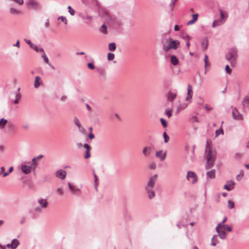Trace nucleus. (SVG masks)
<instances>
[{
    "label": "nucleus",
    "instance_id": "9",
    "mask_svg": "<svg viewBox=\"0 0 249 249\" xmlns=\"http://www.w3.org/2000/svg\"><path fill=\"white\" fill-rule=\"evenodd\" d=\"M19 241L17 239H12L11 243L7 244L6 247L9 249H16L19 245Z\"/></svg>",
    "mask_w": 249,
    "mask_h": 249
},
{
    "label": "nucleus",
    "instance_id": "20",
    "mask_svg": "<svg viewBox=\"0 0 249 249\" xmlns=\"http://www.w3.org/2000/svg\"><path fill=\"white\" fill-rule=\"evenodd\" d=\"M68 187L72 193H76L77 192H80V189L78 188H76L74 186L72 185L70 182H68Z\"/></svg>",
    "mask_w": 249,
    "mask_h": 249
},
{
    "label": "nucleus",
    "instance_id": "46",
    "mask_svg": "<svg viewBox=\"0 0 249 249\" xmlns=\"http://www.w3.org/2000/svg\"><path fill=\"white\" fill-rule=\"evenodd\" d=\"M160 122H161V123L162 125V126L164 127H167V123H166V121H165V119H164L163 118H161L160 119Z\"/></svg>",
    "mask_w": 249,
    "mask_h": 249
},
{
    "label": "nucleus",
    "instance_id": "39",
    "mask_svg": "<svg viewBox=\"0 0 249 249\" xmlns=\"http://www.w3.org/2000/svg\"><path fill=\"white\" fill-rule=\"evenodd\" d=\"M163 136L164 138V142L165 143H167L169 140V136L167 135V134H166V133L165 132H164L163 133Z\"/></svg>",
    "mask_w": 249,
    "mask_h": 249
},
{
    "label": "nucleus",
    "instance_id": "60",
    "mask_svg": "<svg viewBox=\"0 0 249 249\" xmlns=\"http://www.w3.org/2000/svg\"><path fill=\"white\" fill-rule=\"evenodd\" d=\"M83 147L86 149V150H90V146L89 144L85 143L83 145Z\"/></svg>",
    "mask_w": 249,
    "mask_h": 249
},
{
    "label": "nucleus",
    "instance_id": "33",
    "mask_svg": "<svg viewBox=\"0 0 249 249\" xmlns=\"http://www.w3.org/2000/svg\"><path fill=\"white\" fill-rule=\"evenodd\" d=\"M112 119H114L115 120H116L117 121H121V119L120 115L117 113H115V114H113Z\"/></svg>",
    "mask_w": 249,
    "mask_h": 249
},
{
    "label": "nucleus",
    "instance_id": "23",
    "mask_svg": "<svg viewBox=\"0 0 249 249\" xmlns=\"http://www.w3.org/2000/svg\"><path fill=\"white\" fill-rule=\"evenodd\" d=\"M170 59L171 63L173 65L176 66L178 64V60L175 55H171L170 56Z\"/></svg>",
    "mask_w": 249,
    "mask_h": 249
},
{
    "label": "nucleus",
    "instance_id": "56",
    "mask_svg": "<svg viewBox=\"0 0 249 249\" xmlns=\"http://www.w3.org/2000/svg\"><path fill=\"white\" fill-rule=\"evenodd\" d=\"M13 1H14V2H15L16 3L18 4L19 5H22L24 1H23V0H12Z\"/></svg>",
    "mask_w": 249,
    "mask_h": 249
},
{
    "label": "nucleus",
    "instance_id": "42",
    "mask_svg": "<svg viewBox=\"0 0 249 249\" xmlns=\"http://www.w3.org/2000/svg\"><path fill=\"white\" fill-rule=\"evenodd\" d=\"M223 133L224 132L223 129L220 128V129L215 131V137L218 136L220 134H223Z\"/></svg>",
    "mask_w": 249,
    "mask_h": 249
},
{
    "label": "nucleus",
    "instance_id": "55",
    "mask_svg": "<svg viewBox=\"0 0 249 249\" xmlns=\"http://www.w3.org/2000/svg\"><path fill=\"white\" fill-rule=\"evenodd\" d=\"M31 48L34 50L36 52L39 53V48H38L36 45L34 44L33 47H31Z\"/></svg>",
    "mask_w": 249,
    "mask_h": 249
},
{
    "label": "nucleus",
    "instance_id": "30",
    "mask_svg": "<svg viewBox=\"0 0 249 249\" xmlns=\"http://www.w3.org/2000/svg\"><path fill=\"white\" fill-rule=\"evenodd\" d=\"M82 18V19L84 20L86 22H89L92 19V17L88 15L83 16Z\"/></svg>",
    "mask_w": 249,
    "mask_h": 249
},
{
    "label": "nucleus",
    "instance_id": "11",
    "mask_svg": "<svg viewBox=\"0 0 249 249\" xmlns=\"http://www.w3.org/2000/svg\"><path fill=\"white\" fill-rule=\"evenodd\" d=\"M66 175V172L63 169H59L55 172V176L61 179H64Z\"/></svg>",
    "mask_w": 249,
    "mask_h": 249
},
{
    "label": "nucleus",
    "instance_id": "59",
    "mask_svg": "<svg viewBox=\"0 0 249 249\" xmlns=\"http://www.w3.org/2000/svg\"><path fill=\"white\" fill-rule=\"evenodd\" d=\"M198 17V14H193L192 15V17H193L192 19H193L194 20L196 21L197 20Z\"/></svg>",
    "mask_w": 249,
    "mask_h": 249
},
{
    "label": "nucleus",
    "instance_id": "43",
    "mask_svg": "<svg viewBox=\"0 0 249 249\" xmlns=\"http://www.w3.org/2000/svg\"><path fill=\"white\" fill-rule=\"evenodd\" d=\"M243 154L241 153H236L235 154L234 157L235 159H239L242 158Z\"/></svg>",
    "mask_w": 249,
    "mask_h": 249
},
{
    "label": "nucleus",
    "instance_id": "51",
    "mask_svg": "<svg viewBox=\"0 0 249 249\" xmlns=\"http://www.w3.org/2000/svg\"><path fill=\"white\" fill-rule=\"evenodd\" d=\"M36 158H33L32 160V166H33L34 167H36L37 164V162L36 161Z\"/></svg>",
    "mask_w": 249,
    "mask_h": 249
},
{
    "label": "nucleus",
    "instance_id": "8",
    "mask_svg": "<svg viewBox=\"0 0 249 249\" xmlns=\"http://www.w3.org/2000/svg\"><path fill=\"white\" fill-rule=\"evenodd\" d=\"M187 178L188 180L191 181L193 184H194L197 181V176L195 172L189 171L187 173Z\"/></svg>",
    "mask_w": 249,
    "mask_h": 249
},
{
    "label": "nucleus",
    "instance_id": "14",
    "mask_svg": "<svg viewBox=\"0 0 249 249\" xmlns=\"http://www.w3.org/2000/svg\"><path fill=\"white\" fill-rule=\"evenodd\" d=\"M166 156V152H163L162 150H160L156 152V157L160 159L161 161L165 160Z\"/></svg>",
    "mask_w": 249,
    "mask_h": 249
},
{
    "label": "nucleus",
    "instance_id": "62",
    "mask_svg": "<svg viewBox=\"0 0 249 249\" xmlns=\"http://www.w3.org/2000/svg\"><path fill=\"white\" fill-rule=\"evenodd\" d=\"M196 21L195 20H194L193 19H192L189 21L187 22V25H192L193 24H194Z\"/></svg>",
    "mask_w": 249,
    "mask_h": 249
},
{
    "label": "nucleus",
    "instance_id": "3",
    "mask_svg": "<svg viewBox=\"0 0 249 249\" xmlns=\"http://www.w3.org/2000/svg\"><path fill=\"white\" fill-rule=\"evenodd\" d=\"M180 42L178 40L169 38L166 39L163 45V50L165 52H168L170 50H177L178 48Z\"/></svg>",
    "mask_w": 249,
    "mask_h": 249
},
{
    "label": "nucleus",
    "instance_id": "54",
    "mask_svg": "<svg viewBox=\"0 0 249 249\" xmlns=\"http://www.w3.org/2000/svg\"><path fill=\"white\" fill-rule=\"evenodd\" d=\"M216 239L215 237H213L212 239V245L215 246L216 245Z\"/></svg>",
    "mask_w": 249,
    "mask_h": 249
},
{
    "label": "nucleus",
    "instance_id": "45",
    "mask_svg": "<svg viewBox=\"0 0 249 249\" xmlns=\"http://www.w3.org/2000/svg\"><path fill=\"white\" fill-rule=\"evenodd\" d=\"M24 41L25 42L28 44L29 45V46L31 48L32 47H33V45L34 44L32 43V42L30 40L28 39H26V38H25L24 39Z\"/></svg>",
    "mask_w": 249,
    "mask_h": 249
},
{
    "label": "nucleus",
    "instance_id": "24",
    "mask_svg": "<svg viewBox=\"0 0 249 249\" xmlns=\"http://www.w3.org/2000/svg\"><path fill=\"white\" fill-rule=\"evenodd\" d=\"M10 13L11 14L15 15H19L21 14V12L19 10L13 7L10 8Z\"/></svg>",
    "mask_w": 249,
    "mask_h": 249
},
{
    "label": "nucleus",
    "instance_id": "7",
    "mask_svg": "<svg viewBox=\"0 0 249 249\" xmlns=\"http://www.w3.org/2000/svg\"><path fill=\"white\" fill-rule=\"evenodd\" d=\"M157 177H158L157 175H155L150 178V179L147 183V184L146 186V188H145L146 189L149 190V189L153 188L155 183V182H156V180L157 178Z\"/></svg>",
    "mask_w": 249,
    "mask_h": 249
},
{
    "label": "nucleus",
    "instance_id": "17",
    "mask_svg": "<svg viewBox=\"0 0 249 249\" xmlns=\"http://www.w3.org/2000/svg\"><path fill=\"white\" fill-rule=\"evenodd\" d=\"M21 170L25 174H28L31 171V166L22 165L21 167Z\"/></svg>",
    "mask_w": 249,
    "mask_h": 249
},
{
    "label": "nucleus",
    "instance_id": "58",
    "mask_svg": "<svg viewBox=\"0 0 249 249\" xmlns=\"http://www.w3.org/2000/svg\"><path fill=\"white\" fill-rule=\"evenodd\" d=\"M57 192L60 196H62L63 194V191L62 189L60 188H58L57 189Z\"/></svg>",
    "mask_w": 249,
    "mask_h": 249
},
{
    "label": "nucleus",
    "instance_id": "50",
    "mask_svg": "<svg viewBox=\"0 0 249 249\" xmlns=\"http://www.w3.org/2000/svg\"><path fill=\"white\" fill-rule=\"evenodd\" d=\"M221 23H220V21H219V20H214L213 23V27H215V26H218V25H219L220 24H221Z\"/></svg>",
    "mask_w": 249,
    "mask_h": 249
},
{
    "label": "nucleus",
    "instance_id": "35",
    "mask_svg": "<svg viewBox=\"0 0 249 249\" xmlns=\"http://www.w3.org/2000/svg\"><path fill=\"white\" fill-rule=\"evenodd\" d=\"M13 171V167L12 166L10 167L8 171H7V172H5L3 174L2 177H6L10 173H11Z\"/></svg>",
    "mask_w": 249,
    "mask_h": 249
},
{
    "label": "nucleus",
    "instance_id": "34",
    "mask_svg": "<svg viewBox=\"0 0 249 249\" xmlns=\"http://www.w3.org/2000/svg\"><path fill=\"white\" fill-rule=\"evenodd\" d=\"M181 37L185 41H189L191 39V37L186 34L183 33L181 35Z\"/></svg>",
    "mask_w": 249,
    "mask_h": 249
},
{
    "label": "nucleus",
    "instance_id": "61",
    "mask_svg": "<svg viewBox=\"0 0 249 249\" xmlns=\"http://www.w3.org/2000/svg\"><path fill=\"white\" fill-rule=\"evenodd\" d=\"M89 138L90 140L93 139L94 138V135L92 132H90L89 135Z\"/></svg>",
    "mask_w": 249,
    "mask_h": 249
},
{
    "label": "nucleus",
    "instance_id": "22",
    "mask_svg": "<svg viewBox=\"0 0 249 249\" xmlns=\"http://www.w3.org/2000/svg\"><path fill=\"white\" fill-rule=\"evenodd\" d=\"M41 77L40 76H36L35 77V82H34V87L35 88H38L41 85Z\"/></svg>",
    "mask_w": 249,
    "mask_h": 249
},
{
    "label": "nucleus",
    "instance_id": "6",
    "mask_svg": "<svg viewBox=\"0 0 249 249\" xmlns=\"http://www.w3.org/2000/svg\"><path fill=\"white\" fill-rule=\"evenodd\" d=\"M107 68V65L104 64L96 68L97 72L99 74V77L100 79H104L106 76V70Z\"/></svg>",
    "mask_w": 249,
    "mask_h": 249
},
{
    "label": "nucleus",
    "instance_id": "27",
    "mask_svg": "<svg viewBox=\"0 0 249 249\" xmlns=\"http://www.w3.org/2000/svg\"><path fill=\"white\" fill-rule=\"evenodd\" d=\"M7 123V120H6L4 118L0 119V128L1 129L4 128L5 125Z\"/></svg>",
    "mask_w": 249,
    "mask_h": 249
},
{
    "label": "nucleus",
    "instance_id": "36",
    "mask_svg": "<svg viewBox=\"0 0 249 249\" xmlns=\"http://www.w3.org/2000/svg\"><path fill=\"white\" fill-rule=\"evenodd\" d=\"M204 62H205V68L206 69V68L210 66V63L208 61V56L207 55H205L204 58Z\"/></svg>",
    "mask_w": 249,
    "mask_h": 249
},
{
    "label": "nucleus",
    "instance_id": "41",
    "mask_svg": "<svg viewBox=\"0 0 249 249\" xmlns=\"http://www.w3.org/2000/svg\"><path fill=\"white\" fill-rule=\"evenodd\" d=\"M116 48V44L114 43H110V51H114Z\"/></svg>",
    "mask_w": 249,
    "mask_h": 249
},
{
    "label": "nucleus",
    "instance_id": "4",
    "mask_svg": "<svg viewBox=\"0 0 249 249\" xmlns=\"http://www.w3.org/2000/svg\"><path fill=\"white\" fill-rule=\"evenodd\" d=\"M237 57V50L235 48L231 49L226 55V59L230 62L232 67L236 65Z\"/></svg>",
    "mask_w": 249,
    "mask_h": 249
},
{
    "label": "nucleus",
    "instance_id": "21",
    "mask_svg": "<svg viewBox=\"0 0 249 249\" xmlns=\"http://www.w3.org/2000/svg\"><path fill=\"white\" fill-rule=\"evenodd\" d=\"M177 97V94L172 92H169L167 94V100L169 101H173Z\"/></svg>",
    "mask_w": 249,
    "mask_h": 249
},
{
    "label": "nucleus",
    "instance_id": "57",
    "mask_svg": "<svg viewBox=\"0 0 249 249\" xmlns=\"http://www.w3.org/2000/svg\"><path fill=\"white\" fill-rule=\"evenodd\" d=\"M14 94L15 95V99H18L19 100L20 99L21 95L18 92H15Z\"/></svg>",
    "mask_w": 249,
    "mask_h": 249
},
{
    "label": "nucleus",
    "instance_id": "26",
    "mask_svg": "<svg viewBox=\"0 0 249 249\" xmlns=\"http://www.w3.org/2000/svg\"><path fill=\"white\" fill-rule=\"evenodd\" d=\"M147 193L148 195V197L150 199L153 198L155 196V193L153 191V189H146Z\"/></svg>",
    "mask_w": 249,
    "mask_h": 249
},
{
    "label": "nucleus",
    "instance_id": "12",
    "mask_svg": "<svg viewBox=\"0 0 249 249\" xmlns=\"http://www.w3.org/2000/svg\"><path fill=\"white\" fill-rule=\"evenodd\" d=\"M232 114L233 118L236 120H242L243 119L242 115L235 108L232 109Z\"/></svg>",
    "mask_w": 249,
    "mask_h": 249
},
{
    "label": "nucleus",
    "instance_id": "47",
    "mask_svg": "<svg viewBox=\"0 0 249 249\" xmlns=\"http://www.w3.org/2000/svg\"><path fill=\"white\" fill-rule=\"evenodd\" d=\"M225 70L227 73L229 74H230L231 72V69L229 65L226 66Z\"/></svg>",
    "mask_w": 249,
    "mask_h": 249
},
{
    "label": "nucleus",
    "instance_id": "28",
    "mask_svg": "<svg viewBox=\"0 0 249 249\" xmlns=\"http://www.w3.org/2000/svg\"><path fill=\"white\" fill-rule=\"evenodd\" d=\"M215 171L214 170H212L209 172H208L207 173V175L208 178H215Z\"/></svg>",
    "mask_w": 249,
    "mask_h": 249
},
{
    "label": "nucleus",
    "instance_id": "40",
    "mask_svg": "<svg viewBox=\"0 0 249 249\" xmlns=\"http://www.w3.org/2000/svg\"><path fill=\"white\" fill-rule=\"evenodd\" d=\"M69 12L71 16H73L75 13V10L73 9L71 6L68 7Z\"/></svg>",
    "mask_w": 249,
    "mask_h": 249
},
{
    "label": "nucleus",
    "instance_id": "63",
    "mask_svg": "<svg viewBox=\"0 0 249 249\" xmlns=\"http://www.w3.org/2000/svg\"><path fill=\"white\" fill-rule=\"evenodd\" d=\"M13 46L19 48V47H20L19 41L18 40L17 42L16 43V44L13 45Z\"/></svg>",
    "mask_w": 249,
    "mask_h": 249
},
{
    "label": "nucleus",
    "instance_id": "1",
    "mask_svg": "<svg viewBox=\"0 0 249 249\" xmlns=\"http://www.w3.org/2000/svg\"><path fill=\"white\" fill-rule=\"evenodd\" d=\"M212 143L211 140H208L205 146L204 156L207 159V169H210L213 166L216 155V150L212 147Z\"/></svg>",
    "mask_w": 249,
    "mask_h": 249
},
{
    "label": "nucleus",
    "instance_id": "29",
    "mask_svg": "<svg viewBox=\"0 0 249 249\" xmlns=\"http://www.w3.org/2000/svg\"><path fill=\"white\" fill-rule=\"evenodd\" d=\"M73 121H74V124H75V125H76L78 127L79 130L81 131V124L78 119L77 117H75L74 118Z\"/></svg>",
    "mask_w": 249,
    "mask_h": 249
},
{
    "label": "nucleus",
    "instance_id": "37",
    "mask_svg": "<svg viewBox=\"0 0 249 249\" xmlns=\"http://www.w3.org/2000/svg\"><path fill=\"white\" fill-rule=\"evenodd\" d=\"M87 67L89 69L92 70L95 69L94 63L92 62L88 63L87 64Z\"/></svg>",
    "mask_w": 249,
    "mask_h": 249
},
{
    "label": "nucleus",
    "instance_id": "32",
    "mask_svg": "<svg viewBox=\"0 0 249 249\" xmlns=\"http://www.w3.org/2000/svg\"><path fill=\"white\" fill-rule=\"evenodd\" d=\"M57 20L58 21H61L62 22H64L65 25H66L67 24V19L66 17L64 16H60L59 17L57 18Z\"/></svg>",
    "mask_w": 249,
    "mask_h": 249
},
{
    "label": "nucleus",
    "instance_id": "52",
    "mask_svg": "<svg viewBox=\"0 0 249 249\" xmlns=\"http://www.w3.org/2000/svg\"><path fill=\"white\" fill-rule=\"evenodd\" d=\"M101 28V29H100V31H107V27L105 24L102 25Z\"/></svg>",
    "mask_w": 249,
    "mask_h": 249
},
{
    "label": "nucleus",
    "instance_id": "48",
    "mask_svg": "<svg viewBox=\"0 0 249 249\" xmlns=\"http://www.w3.org/2000/svg\"><path fill=\"white\" fill-rule=\"evenodd\" d=\"M149 168L151 169H155L156 168V164L155 162H152L149 164Z\"/></svg>",
    "mask_w": 249,
    "mask_h": 249
},
{
    "label": "nucleus",
    "instance_id": "18",
    "mask_svg": "<svg viewBox=\"0 0 249 249\" xmlns=\"http://www.w3.org/2000/svg\"><path fill=\"white\" fill-rule=\"evenodd\" d=\"M41 57L43 59L44 62L46 63L52 69H54V66L52 64V63L50 62L49 58L45 53H43V54L41 55Z\"/></svg>",
    "mask_w": 249,
    "mask_h": 249
},
{
    "label": "nucleus",
    "instance_id": "15",
    "mask_svg": "<svg viewBox=\"0 0 249 249\" xmlns=\"http://www.w3.org/2000/svg\"><path fill=\"white\" fill-rule=\"evenodd\" d=\"M220 15V20H219L220 23H223L228 17V14L227 12L223 11L221 9H219Z\"/></svg>",
    "mask_w": 249,
    "mask_h": 249
},
{
    "label": "nucleus",
    "instance_id": "13",
    "mask_svg": "<svg viewBox=\"0 0 249 249\" xmlns=\"http://www.w3.org/2000/svg\"><path fill=\"white\" fill-rule=\"evenodd\" d=\"M152 151V148L150 146H144L142 151V153L145 157L150 156Z\"/></svg>",
    "mask_w": 249,
    "mask_h": 249
},
{
    "label": "nucleus",
    "instance_id": "38",
    "mask_svg": "<svg viewBox=\"0 0 249 249\" xmlns=\"http://www.w3.org/2000/svg\"><path fill=\"white\" fill-rule=\"evenodd\" d=\"M234 202L231 200L228 201V207L229 209H231L234 208Z\"/></svg>",
    "mask_w": 249,
    "mask_h": 249
},
{
    "label": "nucleus",
    "instance_id": "5",
    "mask_svg": "<svg viewBox=\"0 0 249 249\" xmlns=\"http://www.w3.org/2000/svg\"><path fill=\"white\" fill-rule=\"evenodd\" d=\"M216 230L219 236L221 239H225L227 236L225 230H227L228 231H232V228L227 225L219 224L217 225Z\"/></svg>",
    "mask_w": 249,
    "mask_h": 249
},
{
    "label": "nucleus",
    "instance_id": "31",
    "mask_svg": "<svg viewBox=\"0 0 249 249\" xmlns=\"http://www.w3.org/2000/svg\"><path fill=\"white\" fill-rule=\"evenodd\" d=\"M201 45L204 50H206L207 48V45H208V40L207 39H204L203 40Z\"/></svg>",
    "mask_w": 249,
    "mask_h": 249
},
{
    "label": "nucleus",
    "instance_id": "64",
    "mask_svg": "<svg viewBox=\"0 0 249 249\" xmlns=\"http://www.w3.org/2000/svg\"><path fill=\"white\" fill-rule=\"evenodd\" d=\"M177 0H171V3H170V6L171 7H173L174 5V4L176 3Z\"/></svg>",
    "mask_w": 249,
    "mask_h": 249
},
{
    "label": "nucleus",
    "instance_id": "2",
    "mask_svg": "<svg viewBox=\"0 0 249 249\" xmlns=\"http://www.w3.org/2000/svg\"><path fill=\"white\" fill-rule=\"evenodd\" d=\"M37 203L39 205V206H36V202L33 203L32 207L28 211L33 218L38 217L39 214L42 213V210L46 209L48 206L47 200L42 198L38 199Z\"/></svg>",
    "mask_w": 249,
    "mask_h": 249
},
{
    "label": "nucleus",
    "instance_id": "25",
    "mask_svg": "<svg viewBox=\"0 0 249 249\" xmlns=\"http://www.w3.org/2000/svg\"><path fill=\"white\" fill-rule=\"evenodd\" d=\"M243 106L248 109H249V96L245 97L243 101Z\"/></svg>",
    "mask_w": 249,
    "mask_h": 249
},
{
    "label": "nucleus",
    "instance_id": "16",
    "mask_svg": "<svg viewBox=\"0 0 249 249\" xmlns=\"http://www.w3.org/2000/svg\"><path fill=\"white\" fill-rule=\"evenodd\" d=\"M234 183L231 180H229L227 182L226 184L224 185V188L228 191H230L234 188Z\"/></svg>",
    "mask_w": 249,
    "mask_h": 249
},
{
    "label": "nucleus",
    "instance_id": "19",
    "mask_svg": "<svg viewBox=\"0 0 249 249\" xmlns=\"http://www.w3.org/2000/svg\"><path fill=\"white\" fill-rule=\"evenodd\" d=\"M26 4L27 6H31L35 9H37L38 7V3L34 0H29Z\"/></svg>",
    "mask_w": 249,
    "mask_h": 249
},
{
    "label": "nucleus",
    "instance_id": "53",
    "mask_svg": "<svg viewBox=\"0 0 249 249\" xmlns=\"http://www.w3.org/2000/svg\"><path fill=\"white\" fill-rule=\"evenodd\" d=\"M44 26L46 28H49L50 22H49V19L48 18L46 19V20L45 22V24H44Z\"/></svg>",
    "mask_w": 249,
    "mask_h": 249
},
{
    "label": "nucleus",
    "instance_id": "49",
    "mask_svg": "<svg viewBox=\"0 0 249 249\" xmlns=\"http://www.w3.org/2000/svg\"><path fill=\"white\" fill-rule=\"evenodd\" d=\"M165 113H166V114L168 118H170L172 115V110L171 109V110H167V111H166Z\"/></svg>",
    "mask_w": 249,
    "mask_h": 249
},
{
    "label": "nucleus",
    "instance_id": "44",
    "mask_svg": "<svg viewBox=\"0 0 249 249\" xmlns=\"http://www.w3.org/2000/svg\"><path fill=\"white\" fill-rule=\"evenodd\" d=\"M90 157V150H86V153L84 156L85 159H88Z\"/></svg>",
    "mask_w": 249,
    "mask_h": 249
},
{
    "label": "nucleus",
    "instance_id": "10",
    "mask_svg": "<svg viewBox=\"0 0 249 249\" xmlns=\"http://www.w3.org/2000/svg\"><path fill=\"white\" fill-rule=\"evenodd\" d=\"M193 88L191 85H188L187 86V95L186 98V101L189 102V103L191 102V100L193 96Z\"/></svg>",
    "mask_w": 249,
    "mask_h": 249
}]
</instances>
